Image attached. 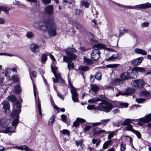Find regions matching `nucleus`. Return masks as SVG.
<instances>
[{"label":"nucleus","instance_id":"1","mask_svg":"<svg viewBox=\"0 0 151 151\" xmlns=\"http://www.w3.org/2000/svg\"><path fill=\"white\" fill-rule=\"evenodd\" d=\"M33 26L39 30H47L48 33L50 37L55 36L57 34V27L52 17L47 20L43 19V21L36 22L34 23Z\"/></svg>","mask_w":151,"mask_h":151},{"label":"nucleus","instance_id":"2","mask_svg":"<svg viewBox=\"0 0 151 151\" xmlns=\"http://www.w3.org/2000/svg\"><path fill=\"white\" fill-rule=\"evenodd\" d=\"M21 111L20 103L17 101L13 105L12 111L11 113V116H12L16 117L12 122V125L13 126H10L5 130L0 129V133H7L8 132L12 133L16 132L15 129L16 128V126L19 122V114Z\"/></svg>","mask_w":151,"mask_h":151},{"label":"nucleus","instance_id":"3","mask_svg":"<svg viewBox=\"0 0 151 151\" xmlns=\"http://www.w3.org/2000/svg\"><path fill=\"white\" fill-rule=\"evenodd\" d=\"M106 47V45L100 43L94 45L93 47L94 50L92 51L91 54V59L94 60H98L100 53L99 50L101 48H104Z\"/></svg>","mask_w":151,"mask_h":151},{"label":"nucleus","instance_id":"4","mask_svg":"<svg viewBox=\"0 0 151 151\" xmlns=\"http://www.w3.org/2000/svg\"><path fill=\"white\" fill-rule=\"evenodd\" d=\"M113 107L112 104L107 101H104L100 103L97 107V109L99 111L107 113L110 111Z\"/></svg>","mask_w":151,"mask_h":151},{"label":"nucleus","instance_id":"5","mask_svg":"<svg viewBox=\"0 0 151 151\" xmlns=\"http://www.w3.org/2000/svg\"><path fill=\"white\" fill-rule=\"evenodd\" d=\"M117 4L119 6H121L123 7H126L128 9H145L148 8H149L151 7V4L149 3H147L145 4L136 5L134 6H125L121 5L119 4Z\"/></svg>","mask_w":151,"mask_h":151},{"label":"nucleus","instance_id":"6","mask_svg":"<svg viewBox=\"0 0 151 151\" xmlns=\"http://www.w3.org/2000/svg\"><path fill=\"white\" fill-rule=\"evenodd\" d=\"M68 82L71 88L70 92L72 94V100L75 102H78L79 99L78 98V94L77 91V89L74 87L71 83L70 79H68Z\"/></svg>","mask_w":151,"mask_h":151},{"label":"nucleus","instance_id":"7","mask_svg":"<svg viewBox=\"0 0 151 151\" xmlns=\"http://www.w3.org/2000/svg\"><path fill=\"white\" fill-rule=\"evenodd\" d=\"M131 83L133 86L140 88H143L145 85L144 81L142 79L133 80Z\"/></svg>","mask_w":151,"mask_h":151},{"label":"nucleus","instance_id":"8","mask_svg":"<svg viewBox=\"0 0 151 151\" xmlns=\"http://www.w3.org/2000/svg\"><path fill=\"white\" fill-rule=\"evenodd\" d=\"M33 91L35 99V103L36 105L37 106L38 110L40 115H42V113L41 110V106L40 101L39 100V98L38 97L37 99L36 97V92L35 86L33 85Z\"/></svg>","mask_w":151,"mask_h":151},{"label":"nucleus","instance_id":"9","mask_svg":"<svg viewBox=\"0 0 151 151\" xmlns=\"http://www.w3.org/2000/svg\"><path fill=\"white\" fill-rule=\"evenodd\" d=\"M10 120L7 119L2 118L0 119V126L3 128L6 129L10 123Z\"/></svg>","mask_w":151,"mask_h":151},{"label":"nucleus","instance_id":"10","mask_svg":"<svg viewBox=\"0 0 151 151\" xmlns=\"http://www.w3.org/2000/svg\"><path fill=\"white\" fill-rule=\"evenodd\" d=\"M65 54L67 55L66 59H68L69 61H72L73 60L76 59L77 58V56L73 54L72 52L68 50H66Z\"/></svg>","mask_w":151,"mask_h":151},{"label":"nucleus","instance_id":"11","mask_svg":"<svg viewBox=\"0 0 151 151\" xmlns=\"http://www.w3.org/2000/svg\"><path fill=\"white\" fill-rule=\"evenodd\" d=\"M136 121H139L144 123L151 122V113L146 115L144 117L136 120Z\"/></svg>","mask_w":151,"mask_h":151},{"label":"nucleus","instance_id":"12","mask_svg":"<svg viewBox=\"0 0 151 151\" xmlns=\"http://www.w3.org/2000/svg\"><path fill=\"white\" fill-rule=\"evenodd\" d=\"M132 69H129L127 72L122 73L121 75V78L123 80H127L130 78L129 73L132 72Z\"/></svg>","mask_w":151,"mask_h":151},{"label":"nucleus","instance_id":"13","mask_svg":"<svg viewBox=\"0 0 151 151\" xmlns=\"http://www.w3.org/2000/svg\"><path fill=\"white\" fill-rule=\"evenodd\" d=\"M67 58L66 56L64 55L63 56V61L68 63V69L70 70L71 69H73L74 67V63H73L71 61H69L67 59L65 58Z\"/></svg>","mask_w":151,"mask_h":151},{"label":"nucleus","instance_id":"14","mask_svg":"<svg viewBox=\"0 0 151 151\" xmlns=\"http://www.w3.org/2000/svg\"><path fill=\"white\" fill-rule=\"evenodd\" d=\"M1 104L3 105V109L5 112L6 113H9L10 111L9 102L7 101H4L2 102Z\"/></svg>","mask_w":151,"mask_h":151},{"label":"nucleus","instance_id":"15","mask_svg":"<svg viewBox=\"0 0 151 151\" xmlns=\"http://www.w3.org/2000/svg\"><path fill=\"white\" fill-rule=\"evenodd\" d=\"M143 59L144 58L142 57L134 59L132 60V64L134 65H138L142 62Z\"/></svg>","mask_w":151,"mask_h":151},{"label":"nucleus","instance_id":"16","mask_svg":"<svg viewBox=\"0 0 151 151\" xmlns=\"http://www.w3.org/2000/svg\"><path fill=\"white\" fill-rule=\"evenodd\" d=\"M99 89L98 86L96 84H93L91 86V89L89 91L93 95H94L97 92Z\"/></svg>","mask_w":151,"mask_h":151},{"label":"nucleus","instance_id":"17","mask_svg":"<svg viewBox=\"0 0 151 151\" xmlns=\"http://www.w3.org/2000/svg\"><path fill=\"white\" fill-rule=\"evenodd\" d=\"M45 12L49 14H51L53 12V6L52 5L46 6L45 8Z\"/></svg>","mask_w":151,"mask_h":151},{"label":"nucleus","instance_id":"18","mask_svg":"<svg viewBox=\"0 0 151 151\" xmlns=\"http://www.w3.org/2000/svg\"><path fill=\"white\" fill-rule=\"evenodd\" d=\"M30 48L31 50L35 53H37L39 52V47L36 44H32L30 45Z\"/></svg>","mask_w":151,"mask_h":151},{"label":"nucleus","instance_id":"19","mask_svg":"<svg viewBox=\"0 0 151 151\" xmlns=\"http://www.w3.org/2000/svg\"><path fill=\"white\" fill-rule=\"evenodd\" d=\"M86 120L83 119L77 118L73 123V126L74 127H77L79 126L80 123H84L85 122Z\"/></svg>","mask_w":151,"mask_h":151},{"label":"nucleus","instance_id":"20","mask_svg":"<svg viewBox=\"0 0 151 151\" xmlns=\"http://www.w3.org/2000/svg\"><path fill=\"white\" fill-rule=\"evenodd\" d=\"M134 52L137 54H141L143 55H146L147 52L144 50L139 48H136L134 50Z\"/></svg>","mask_w":151,"mask_h":151},{"label":"nucleus","instance_id":"21","mask_svg":"<svg viewBox=\"0 0 151 151\" xmlns=\"http://www.w3.org/2000/svg\"><path fill=\"white\" fill-rule=\"evenodd\" d=\"M135 92V90L133 88H129L126 89L123 94L125 95H129L134 93Z\"/></svg>","mask_w":151,"mask_h":151},{"label":"nucleus","instance_id":"22","mask_svg":"<svg viewBox=\"0 0 151 151\" xmlns=\"http://www.w3.org/2000/svg\"><path fill=\"white\" fill-rule=\"evenodd\" d=\"M132 69V72H130V73H129L130 78H136L137 77V75L138 73L134 69V68L133 69Z\"/></svg>","mask_w":151,"mask_h":151},{"label":"nucleus","instance_id":"23","mask_svg":"<svg viewBox=\"0 0 151 151\" xmlns=\"http://www.w3.org/2000/svg\"><path fill=\"white\" fill-rule=\"evenodd\" d=\"M140 95L141 96H145L146 97H151L150 93L149 92L145 91H141L140 93Z\"/></svg>","mask_w":151,"mask_h":151},{"label":"nucleus","instance_id":"24","mask_svg":"<svg viewBox=\"0 0 151 151\" xmlns=\"http://www.w3.org/2000/svg\"><path fill=\"white\" fill-rule=\"evenodd\" d=\"M55 118V114H53L51 117L48 122V124L50 126L54 124Z\"/></svg>","mask_w":151,"mask_h":151},{"label":"nucleus","instance_id":"25","mask_svg":"<svg viewBox=\"0 0 151 151\" xmlns=\"http://www.w3.org/2000/svg\"><path fill=\"white\" fill-rule=\"evenodd\" d=\"M98 101H102V99L99 98H94L88 100V102L89 103H93Z\"/></svg>","mask_w":151,"mask_h":151},{"label":"nucleus","instance_id":"26","mask_svg":"<svg viewBox=\"0 0 151 151\" xmlns=\"http://www.w3.org/2000/svg\"><path fill=\"white\" fill-rule=\"evenodd\" d=\"M22 88L19 85H16L14 87V92L15 93L18 94L21 92Z\"/></svg>","mask_w":151,"mask_h":151},{"label":"nucleus","instance_id":"27","mask_svg":"<svg viewBox=\"0 0 151 151\" xmlns=\"http://www.w3.org/2000/svg\"><path fill=\"white\" fill-rule=\"evenodd\" d=\"M118 58V55L117 54L112 55L108 58L106 59L107 61H114L117 59Z\"/></svg>","mask_w":151,"mask_h":151},{"label":"nucleus","instance_id":"28","mask_svg":"<svg viewBox=\"0 0 151 151\" xmlns=\"http://www.w3.org/2000/svg\"><path fill=\"white\" fill-rule=\"evenodd\" d=\"M133 120L135 121V120H132L129 119H126L122 123V126H124L130 124V123H132V122Z\"/></svg>","mask_w":151,"mask_h":151},{"label":"nucleus","instance_id":"29","mask_svg":"<svg viewBox=\"0 0 151 151\" xmlns=\"http://www.w3.org/2000/svg\"><path fill=\"white\" fill-rule=\"evenodd\" d=\"M91 3L90 1L89 0H87V1H83L81 2V4L82 6H84L86 8H88Z\"/></svg>","mask_w":151,"mask_h":151},{"label":"nucleus","instance_id":"30","mask_svg":"<svg viewBox=\"0 0 151 151\" xmlns=\"http://www.w3.org/2000/svg\"><path fill=\"white\" fill-rule=\"evenodd\" d=\"M134 69L138 73V72H145V68H142L138 67H134Z\"/></svg>","mask_w":151,"mask_h":151},{"label":"nucleus","instance_id":"31","mask_svg":"<svg viewBox=\"0 0 151 151\" xmlns=\"http://www.w3.org/2000/svg\"><path fill=\"white\" fill-rule=\"evenodd\" d=\"M123 81L120 79H115L114 81V84L115 85L117 86L123 83Z\"/></svg>","mask_w":151,"mask_h":151},{"label":"nucleus","instance_id":"32","mask_svg":"<svg viewBox=\"0 0 151 151\" xmlns=\"http://www.w3.org/2000/svg\"><path fill=\"white\" fill-rule=\"evenodd\" d=\"M10 9V7L7 6H1V12L3 11L4 12L6 13L8 12Z\"/></svg>","mask_w":151,"mask_h":151},{"label":"nucleus","instance_id":"33","mask_svg":"<svg viewBox=\"0 0 151 151\" xmlns=\"http://www.w3.org/2000/svg\"><path fill=\"white\" fill-rule=\"evenodd\" d=\"M7 99L12 102H14L16 100V96L14 95H11L7 97Z\"/></svg>","mask_w":151,"mask_h":151},{"label":"nucleus","instance_id":"34","mask_svg":"<svg viewBox=\"0 0 151 151\" xmlns=\"http://www.w3.org/2000/svg\"><path fill=\"white\" fill-rule=\"evenodd\" d=\"M11 70V69L9 68L5 69L4 70L3 73L5 76H8L9 75Z\"/></svg>","mask_w":151,"mask_h":151},{"label":"nucleus","instance_id":"35","mask_svg":"<svg viewBox=\"0 0 151 151\" xmlns=\"http://www.w3.org/2000/svg\"><path fill=\"white\" fill-rule=\"evenodd\" d=\"M60 132L63 134L67 136L68 137L70 134V132L69 131L66 129H64L63 130H60Z\"/></svg>","mask_w":151,"mask_h":151},{"label":"nucleus","instance_id":"36","mask_svg":"<svg viewBox=\"0 0 151 151\" xmlns=\"http://www.w3.org/2000/svg\"><path fill=\"white\" fill-rule=\"evenodd\" d=\"M56 77H55L56 78H53V81L54 83H58L59 81V78H61V76L60 73H58V75H56Z\"/></svg>","mask_w":151,"mask_h":151},{"label":"nucleus","instance_id":"37","mask_svg":"<svg viewBox=\"0 0 151 151\" xmlns=\"http://www.w3.org/2000/svg\"><path fill=\"white\" fill-rule=\"evenodd\" d=\"M111 143V140H109L108 141L105 142L103 145V148L104 149H106Z\"/></svg>","mask_w":151,"mask_h":151},{"label":"nucleus","instance_id":"38","mask_svg":"<svg viewBox=\"0 0 151 151\" xmlns=\"http://www.w3.org/2000/svg\"><path fill=\"white\" fill-rule=\"evenodd\" d=\"M51 68L52 72L54 73L55 76L56 77V75H58V74L59 73H57L58 68L56 67H54L52 66Z\"/></svg>","mask_w":151,"mask_h":151},{"label":"nucleus","instance_id":"39","mask_svg":"<svg viewBox=\"0 0 151 151\" xmlns=\"http://www.w3.org/2000/svg\"><path fill=\"white\" fill-rule=\"evenodd\" d=\"M84 62L86 65L90 64L92 63V61L91 59L86 57H84Z\"/></svg>","mask_w":151,"mask_h":151},{"label":"nucleus","instance_id":"40","mask_svg":"<svg viewBox=\"0 0 151 151\" xmlns=\"http://www.w3.org/2000/svg\"><path fill=\"white\" fill-rule=\"evenodd\" d=\"M125 129L128 131H131L133 132V130H134L133 129L132 126L130 124L126 125L125 127Z\"/></svg>","mask_w":151,"mask_h":151},{"label":"nucleus","instance_id":"41","mask_svg":"<svg viewBox=\"0 0 151 151\" xmlns=\"http://www.w3.org/2000/svg\"><path fill=\"white\" fill-rule=\"evenodd\" d=\"M47 59V55L46 54H43L41 57V62L42 63L45 62Z\"/></svg>","mask_w":151,"mask_h":151},{"label":"nucleus","instance_id":"42","mask_svg":"<svg viewBox=\"0 0 151 151\" xmlns=\"http://www.w3.org/2000/svg\"><path fill=\"white\" fill-rule=\"evenodd\" d=\"M110 120L109 119L101 120L100 121L101 124H103L104 125H106L107 123H108Z\"/></svg>","mask_w":151,"mask_h":151},{"label":"nucleus","instance_id":"43","mask_svg":"<svg viewBox=\"0 0 151 151\" xmlns=\"http://www.w3.org/2000/svg\"><path fill=\"white\" fill-rule=\"evenodd\" d=\"M133 132L134 133L137 137L139 139L141 137V133L138 131L135 130H133Z\"/></svg>","mask_w":151,"mask_h":151},{"label":"nucleus","instance_id":"44","mask_svg":"<svg viewBox=\"0 0 151 151\" xmlns=\"http://www.w3.org/2000/svg\"><path fill=\"white\" fill-rule=\"evenodd\" d=\"M67 50H67L70 51L71 52H77V50L75 48L73 47V45H72V47H68Z\"/></svg>","mask_w":151,"mask_h":151},{"label":"nucleus","instance_id":"45","mask_svg":"<svg viewBox=\"0 0 151 151\" xmlns=\"http://www.w3.org/2000/svg\"><path fill=\"white\" fill-rule=\"evenodd\" d=\"M125 140L127 142H129L130 143H132V139L129 136H125L124 137Z\"/></svg>","mask_w":151,"mask_h":151},{"label":"nucleus","instance_id":"46","mask_svg":"<svg viewBox=\"0 0 151 151\" xmlns=\"http://www.w3.org/2000/svg\"><path fill=\"white\" fill-rule=\"evenodd\" d=\"M150 25V23L148 22H144L141 23V26L142 27H148Z\"/></svg>","mask_w":151,"mask_h":151},{"label":"nucleus","instance_id":"47","mask_svg":"<svg viewBox=\"0 0 151 151\" xmlns=\"http://www.w3.org/2000/svg\"><path fill=\"white\" fill-rule=\"evenodd\" d=\"M83 142V141H82L81 140H79V141H76V143L77 147L80 146L82 148L83 147H82V145Z\"/></svg>","mask_w":151,"mask_h":151},{"label":"nucleus","instance_id":"48","mask_svg":"<svg viewBox=\"0 0 151 151\" xmlns=\"http://www.w3.org/2000/svg\"><path fill=\"white\" fill-rule=\"evenodd\" d=\"M88 67L87 66H83L80 67L79 68V69L83 71H85L88 70Z\"/></svg>","mask_w":151,"mask_h":151},{"label":"nucleus","instance_id":"49","mask_svg":"<svg viewBox=\"0 0 151 151\" xmlns=\"http://www.w3.org/2000/svg\"><path fill=\"white\" fill-rule=\"evenodd\" d=\"M50 101L51 105L54 108L58 110L59 109V108L57 107L55 105L53 100L51 98H50Z\"/></svg>","mask_w":151,"mask_h":151},{"label":"nucleus","instance_id":"50","mask_svg":"<svg viewBox=\"0 0 151 151\" xmlns=\"http://www.w3.org/2000/svg\"><path fill=\"white\" fill-rule=\"evenodd\" d=\"M96 75L95 76V78L99 80H100L101 79V74L100 72H98L96 73Z\"/></svg>","mask_w":151,"mask_h":151},{"label":"nucleus","instance_id":"51","mask_svg":"<svg viewBox=\"0 0 151 151\" xmlns=\"http://www.w3.org/2000/svg\"><path fill=\"white\" fill-rule=\"evenodd\" d=\"M34 36V34L31 32H28L26 34V36L28 38H32Z\"/></svg>","mask_w":151,"mask_h":151},{"label":"nucleus","instance_id":"52","mask_svg":"<svg viewBox=\"0 0 151 151\" xmlns=\"http://www.w3.org/2000/svg\"><path fill=\"white\" fill-rule=\"evenodd\" d=\"M126 149V144L122 143L120 145V151H125Z\"/></svg>","mask_w":151,"mask_h":151},{"label":"nucleus","instance_id":"53","mask_svg":"<svg viewBox=\"0 0 151 151\" xmlns=\"http://www.w3.org/2000/svg\"><path fill=\"white\" fill-rule=\"evenodd\" d=\"M72 25L74 27H76L77 28H78V27L81 26L80 24L76 21H74L72 24Z\"/></svg>","mask_w":151,"mask_h":151},{"label":"nucleus","instance_id":"54","mask_svg":"<svg viewBox=\"0 0 151 151\" xmlns=\"http://www.w3.org/2000/svg\"><path fill=\"white\" fill-rule=\"evenodd\" d=\"M12 80L14 82H18L19 81V79L17 76L14 75L12 77Z\"/></svg>","mask_w":151,"mask_h":151},{"label":"nucleus","instance_id":"55","mask_svg":"<svg viewBox=\"0 0 151 151\" xmlns=\"http://www.w3.org/2000/svg\"><path fill=\"white\" fill-rule=\"evenodd\" d=\"M128 31V30L127 29H124L120 31L119 35H123L125 34V33H127Z\"/></svg>","mask_w":151,"mask_h":151},{"label":"nucleus","instance_id":"56","mask_svg":"<svg viewBox=\"0 0 151 151\" xmlns=\"http://www.w3.org/2000/svg\"><path fill=\"white\" fill-rule=\"evenodd\" d=\"M42 3L45 5H47L50 3L51 0H42Z\"/></svg>","mask_w":151,"mask_h":151},{"label":"nucleus","instance_id":"57","mask_svg":"<svg viewBox=\"0 0 151 151\" xmlns=\"http://www.w3.org/2000/svg\"><path fill=\"white\" fill-rule=\"evenodd\" d=\"M114 132H112L109 134L108 137V138L110 139L111 138L113 137L114 136Z\"/></svg>","mask_w":151,"mask_h":151},{"label":"nucleus","instance_id":"58","mask_svg":"<svg viewBox=\"0 0 151 151\" xmlns=\"http://www.w3.org/2000/svg\"><path fill=\"white\" fill-rule=\"evenodd\" d=\"M79 49L81 50L82 51H86L90 49L89 48H86L83 47H80Z\"/></svg>","mask_w":151,"mask_h":151},{"label":"nucleus","instance_id":"59","mask_svg":"<svg viewBox=\"0 0 151 151\" xmlns=\"http://www.w3.org/2000/svg\"><path fill=\"white\" fill-rule=\"evenodd\" d=\"M145 100V98H140L136 99V101L138 103H142Z\"/></svg>","mask_w":151,"mask_h":151},{"label":"nucleus","instance_id":"60","mask_svg":"<svg viewBox=\"0 0 151 151\" xmlns=\"http://www.w3.org/2000/svg\"><path fill=\"white\" fill-rule=\"evenodd\" d=\"M87 108L89 110L96 109V108H95V106L93 105H89L87 106Z\"/></svg>","mask_w":151,"mask_h":151},{"label":"nucleus","instance_id":"61","mask_svg":"<svg viewBox=\"0 0 151 151\" xmlns=\"http://www.w3.org/2000/svg\"><path fill=\"white\" fill-rule=\"evenodd\" d=\"M56 91L57 92V96L59 97L60 98V99H62L63 100H64V97L59 93L58 91V90L57 89H56Z\"/></svg>","mask_w":151,"mask_h":151},{"label":"nucleus","instance_id":"62","mask_svg":"<svg viewBox=\"0 0 151 151\" xmlns=\"http://www.w3.org/2000/svg\"><path fill=\"white\" fill-rule=\"evenodd\" d=\"M82 11L79 9H76L75 12V14L76 15H79L81 13Z\"/></svg>","mask_w":151,"mask_h":151},{"label":"nucleus","instance_id":"63","mask_svg":"<svg viewBox=\"0 0 151 151\" xmlns=\"http://www.w3.org/2000/svg\"><path fill=\"white\" fill-rule=\"evenodd\" d=\"M61 118L62 119V121L65 122L66 121V116L65 114H62L61 116Z\"/></svg>","mask_w":151,"mask_h":151},{"label":"nucleus","instance_id":"64","mask_svg":"<svg viewBox=\"0 0 151 151\" xmlns=\"http://www.w3.org/2000/svg\"><path fill=\"white\" fill-rule=\"evenodd\" d=\"M92 124V126H99L101 125V122H96V123H91Z\"/></svg>","mask_w":151,"mask_h":151}]
</instances>
